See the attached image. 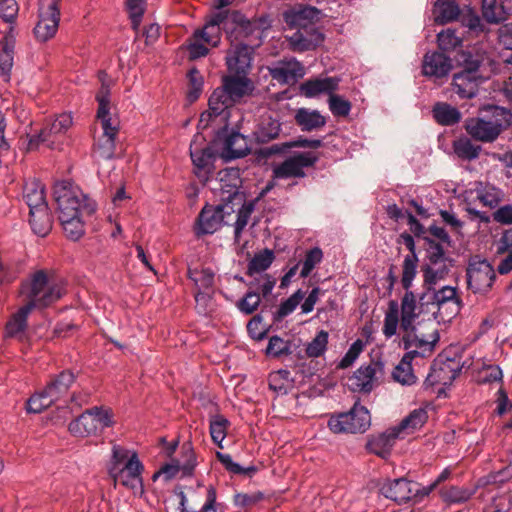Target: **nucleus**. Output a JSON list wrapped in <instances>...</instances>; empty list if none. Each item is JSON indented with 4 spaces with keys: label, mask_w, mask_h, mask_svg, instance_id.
<instances>
[{
    "label": "nucleus",
    "mask_w": 512,
    "mask_h": 512,
    "mask_svg": "<svg viewBox=\"0 0 512 512\" xmlns=\"http://www.w3.org/2000/svg\"><path fill=\"white\" fill-rule=\"evenodd\" d=\"M480 111L490 116L469 117L464 122L465 131L475 141L492 143L512 125V112L505 107L486 104Z\"/></svg>",
    "instance_id": "nucleus-1"
},
{
    "label": "nucleus",
    "mask_w": 512,
    "mask_h": 512,
    "mask_svg": "<svg viewBox=\"0 0 512 512\" xmlns=\"http://www.w3.org/2000/svg\"><path fill=\"white\" fill-rule=\"evenodd\" d=\"M54 199L59 213L58 219H68L70 216H92L97 204L83 193L72 190L65 182L54 186Z\"/></svg>",
    "instance_id": "nucleus-2"
},
{
    "label": "nucleus",
    "mask_w": 512,
    "mask_h": 512,
    "mask_svg": "<svg viewBox=\"0 0 512 512\" xmlns=\"http://www.w3.org/2000/svg\"><path fill=\"white\" fill-rule=\"evenodd\" d=\"M230 25L226 27L227 38L233 42L247 40H258L256 47L261 44L262 33L271 27L269 15H261L248 19L239 10H229Z\"/></svg>",
    "instance_id": "nucleus-3"
},
{
    "label": "nucleus",
    "mask_w": 512,
    "mask_h": 512,
    "mask_svg": "<svg viewBox=\"0 0 512 512\" xmlns=\"http://www.w3.org/2000/svg\"><path fill=\"white\" fill-rule=\"evenodd\" d=\"M371 425V416L365 406L356 402L348 412L332 414L327 426L334 434L364 433Z\"/></svg>",
    "instance_id": "nucleus-4"
},
{
    "label": "nucleus",
    "mask_w": 512,
    "mask_h": 512,
    "mask_svg": "<svg viewBox=\"0 0 512 512\" xmlns=\"http://www.w3.org/2000/svg\"><path fill=\"white\" fill-rule=\"evenodd\" d=\"M112 414L102 407H92L72 420L68 425L69 432L75 437H89L96 435L104 428L113 425Z\"/></svg>",
    "instance_id": "nucleus-5"
},
{
    "label": "nucleus",
    "mask_w": 512,
    "mask_h": 512,
    "mask_svg": "<svg viewBox=\"0 0 512 512\" xmlns=\"http://www.w3.org/2000/svg\"><path fill=\"white\" fill-rule=\"evenodd\" d=\"M213 144L218 145L220 158L225 162L243 158L251 151L247 137L239 131L229 129L228 125H224L215 132Z\"/></svg>",
    "instance_id": "nucleus-6"
},
{
    "label": "nucleus",
    "mask_w": 512,
    "mask_h": 512,
    "mask_svg": "<svg viewBox=\"0 0 512 512\" xmlns=\"http://www.w3.org/2000/svg\"><path fill=\"white\" fill-rule=\"evenodd\" d=\"M466 278L469 290L474 294H485L492 288L496 273L487 259L481 258L480 255H473L468 261Z\"/></svg>",
    "instance_id": "nucleus-7"
},
{
    "label": "nucleus",
    "mask_w": 512,
    "mask_h": 512,
    "mask_svg": "<svg viewBox=\"0 0 512 512\" xmlns=\"http://www.w3.org/2000/svg\"><path fill=\"white\" fill-rule=\"evenodd\" d=\"M144 465L139 460L137 452L131 453V458L121 467H108V474L114 481V487L117 483L132 490L134 494L140 496L144 493V484L142 473Z\"/></svg>",
    "instance_id": "nucleus-8"
},
{
    "label": "nucleus",
    "mask_w": 512,
    "mask_h": 512,
    "mask_svg": "<svg viewBox=\"0 0 512 512\" xmlns=\"http://www.w3.org/2000/svg\"><path fill=\"white\" fill-rule=\"evenodd\" d=\"M430 304L436 305L438 308L437 312L434 313L435 318L439 314L443 320L445 318L447 320L454 318L460 312L463 305L461 298L457 296V288L449 285L440 289H436V286H434V290H430V294L425 298V302L419 305L423 309L424 306Z\"/></svg>",
    "instance_id": "nucleus-9"
},
{
    "label": "nucleus",
    "mask_w": 512,
    "mask_h": 512,
    "mask_svg": "<svg viewBox=\"0 0 512 512\" xmlns=\"http://www.w3.org/2000/svg\"><path fill=\"white\" fill-rule=\"evenodd\" d=\"M190 157L195 175L206 182L214 173V164L220 157V149L217 144H213L212 139L204 148L192 149L190 146Z\"/></svg>",
    "instance_id": "nucleus-10"
},
{
    "label": "nucleus",
    "mask_w": 512,
    "mask_h": 512,
    "mask_svg": "<svg viewBox=\"0 0 512 512\" xmlns=\"http://www.w3.org/2000/svg\"><path fill=\"white\" fill-rule=\"evenodd\" d=\"M230 25L229 10L217 11L206 17L202 29H197L193 36L202 39L208 45L217 47L221 39V31L226 33V27Z\"/></svg>",
    "instance_id": "nucleus-11"
},
{
    "label": "nucleus",
    "mask_w": 512,
    "mask_h": 512,
    "mask_svg": "<svg viewBox=\"0 0 512 512\" xmlns=\"http://www.w3.org/2000/svg\"><path fill=\"white\" fill-rule=\"evenodd\" d=\"M224 204L212 206L206 204L196 219L195 234L199 236L213 234L222 226Z\"/></svg>",
    "instance_id": "nucleus-12"
},
{
    "label": "nucleus",
    "mask_w": 512,
    "mask_h": 512,
    "mask_svg": "<svg viewBox=\"0 0 512 512\" xmlns=\"http://www.w3.org/2000/svg\"><path fill=\"white\" fill-rule=\"evenodd\" d=\"M321 14L322 11L316 7L298 3L283 12V20L291 29H304L314 21H318Z\"/></svg>",
    "instance_id": "nucleus-13"
},
{
    "label": "nucleus",
    "mask_w": 512,
    "mask_h": 512,
    "mask_svg": "<svg viewBox=\"0 0 512 512\" xmlns=\"http://www.w3.org/2000/svg\"><path fill=\"white\" fill-rule=\"evenodd\" d=\"M452 68V59L441 51L427 52L423 57L422 74L426 77H447Z\"/></svg>",
    "instance_id": "nucleus-14"
},
{
    "label": "nucleus",
    "mask_w": 512,
    "mask_h": 512,
    "mask_svg": "<svg viewBox=\"0 0 512 512\" xmlns=\"http://www.w3.org/2000/svg\"><path fill=\"white\" fill-rule=\"evenodd\" d=\"M397 243H403L409 250L410 254L406 255L402 264V286L409 287L417 275L418 255L416 253V245L413 235L408 232H403L399 235Z\"/></svg>",
    "instance_id": "nucleus-15"
},
{
    "label": "nucleus",
    "mask_w": 512,
    "mask_h": 512,
    "mask_svg": "<svg viewBox=\"0 0 512 512\" xmlns=\"http://www.w3.org/2000/svg\"><path fill=\"white\" fill-rule=\"evenodd\" d=\"M453 363L452 359H446V361L439 363L434 361L430 367L429 374L423 382V388L429 390L436 384H447L454 381L460 372V368H454Z\"/></svg>",
    "instance_id": "nucleus-16"
},
{
    "label": "nucleus",
    "mask_w": 512,
    "mask_h": 512,
    "mask_svg": "<svg viewBox=\"0 0 512 512\" xmlns=\"http://www.w3.org/2000/svg\"><path fill=\"white\" fill-rule=\"evenodd\" d=\"M16 44L15 26H9L0 40V75L5 82L11 78Z\"/></svg>",
    "instance_id": "nucleus-17"
},
{
    "label": "nucleus",
    "mask_w": 512,
    "mask_h": 512,
    "mask_svg": "<svg viewBox=\"0 0 512 512\" xmlns=\"http://www.w3.org/2000/svg\"><path fill=\"white\" fill-rule=\"evenodd\" d=\"M413 485L417 483L406 478L387 480L380 488V493L394 502L401 504L413 499Z\"/></svg>",
    "instance_id": "nucleus-18"
},
{
    "label": "nucleus",
    "mask_w": 512,
    "mask_h": 512,
    "mask_svg": "<svg viewBox=\"0 0 512 512\" xmlns=\"http://www.w3.org/2000/svg\"><path fill=\"white\" fill-rule=\"evenodd\" d=\"M281 131L282 122L280 119L267 114L261 116L259 123L253 131V137L256 144L263 145L278 139Z\"/></svg>",
    "instance_id": "nucleus-19"
},
{
    "label": "nucleus",
    "mask_w": 512,
    "mask_h": 512,
    "mask_svg": "<svg viewBox=\"0 0 512 512\" xmlns=\"http://www.w3.org/2000/svg\"><path fill=\"white\" fill-rule=\"evenodd\" d=\"M254 47L243 42L235 45L234 54L226 58L228 70L235 74L248 75L251 69Z\"/></svg>",
    "instance_id": "nucleus-20"
},
{
    "label": "nucleus",
    "mask_w": 512,
    "mask_h": 512,
    "mask_svg": "<svg viewBox=\"0 0 512 512\" xmlns=\"http://www.w3.org/2000/svg\"><path fill=\"white\" fill-rule=\"evenodd\" d=\"M400 432L396 427L387 429L386 431L369 438L366 448L370 453L377 455L382 459H387L396 439L399 437Z\"/></svg>",
    "instance_id": "nucleus-21"
},
{
    "label": "nucleus",
    "mask_w": 512,
    "mask_h": 512,
    "mask_svg": "<svg viewBox=\"0 0 512 512\" xmlns=\"http://www.w3.org/2000/svg\"><path fill=\"white\" fill-rule=\"evenodd\" d=\"M222 84L235 104L239 103L243 97L251 95L254 90L253 82L245 74L233 73L223 76Z\"/></svg>",
    "instance_id": "nucleus-22"
},
{
    "label": "nucleus",
    "mask_w": 512,
    "mask_h": 512,
    "mask_svg": "<svg viewBox=\"0 0 512 512\" xmlns=\"http://www.w3.org/2000/svg\"><path fill=\"white\" fill-rule=\"evenodd\" d=\"M76 379L77 375L72 370H62L60 373L51 376L44 387L45 393L56 402L68 393Z\"/></svg>",
    "instance_id": "nucleus-23"
},
{
    "label": "nucleus",
    "mask_w": 512,
    "mask_h": 512,
    "mask_svg": "<svg viewBox=\"0 0 512 512\" xmlns=\"http://www.w3.org/2000/svg\"><path fill=\"white\" fill-rule=\"evenodd\" d=\"M340 78L326 77L313 78L300 84V93L307 98H314L320 94H331L339 89Z\"/></svg>",
    "instance_id": "nucleus-24"
},
{
    "label": "nucleus",
    "mask_w": 512,
    "mask_h": 512,
    "mask_svg": "<svg viewBox=\"0 0 512 512\" xmlns=\"http://www.w3.org/2000/svg\"><path fill=\"white\" fill-rule=\"evenodd\" d=\"M482 80L480 75L462 70L453 75L452 86L461 99H472L478 94V82Z\"/></svg>",
    "instance_id": "nucleus-25"
},
{
    "label": "nucleus",
    "mask_w": 512,
    "mask_h": 512,
    "mask_svg": "<svg viewBox=\"0 0 512 512\" xmlns=\"http://www.w3.org/2000/svg\"><path fill=\"white\" fill-rule=\"evenodd\" d=\"M60 21V12L47 10L42 12L39 9V21L34 27L35 38L41 42H46L53 38L58 30Z\"/></svg>",
    "instance_id": "nucleus-26"
},
{
    "label": "nucleus",
    "mask_w": 512,
    "mask_h": 512,
    "mask_svg": "<svg viewBox=\"0 0 512 512\" xmlns=\"http://www.w3.org/2000/svg\"><path fill=\"white\" fill-rule=\"evenodd\" d=\"M421 272L423 274L424 292L419 296V304L425 302V298L429 296L430 290H434V286H436L439 281L446 279L450 273V268L445 263H441L438 267L421 265Z\"/></svg>",
    "instance_id": "nucleus-27"
},
{
    "label": "nucleus",
    "mask_w": 512,
    "mask_h": 512,
    "mask_svg": "<svg viewBox=\"0 0 512 512\" xmlns=\"http://www.w3.org/2000/svg\"><path fill=\"white\" fill-rule=\"evenodd\" d=\"M294 120L303 132L317 131L327 123V118L320 111L301 107L295 111Z\"/></svg>",
    "instance_id": "nucleus-28"
},
{
    "label": "nucleus",
    "mask_w": 512,
    "mask_h": 512,
    "mask_svg": "<svg viewBox=\"0 0 512 512\" xmlns=\"http://www.w3.org/2000/svg\"><path fill=\"white\" fill-rule=\"evenodd\" d=\"M309 144L310 139L304 136H299L295 140L260 148L255 151V155L259 160H267L277 154H286L292 148H309Z\"/></svg>",
    "instance_id": "nucleus-29"
},
{
    "label": "nucleus",
    "mask_w": 512,
    "mask_h": 512,
    "mask_svg": "<svg viewBox=\"0 0 512 512\" xmlns=\"http://www.w3.org/2000/svg\"><path fill=\"white\" fill-rule=\"evenodd\" d=\"M33 310L32 303H26L24 306L14 313L5 325V336L16 338L24 333L28 327V316Z\"/></svg>",
    "instance_id": "nucleus-30"
},
{
    "label": "nucleus",
    "mask_w": 512,
    "mask_h": 512,
    "mask_svg": "<svg viewBox=\"0 0 512 512\" xmlns=\"http://www.w3.org/2000/svg\"><path fill=\"white\" fill-rule=\"evenodd\" d=\"M29 223L33 232L40 236H47L52 230L53 217L48 206L29 211Z\"/></svg>",
    "instance_id": "nucleus-31"
},
{
    "label": "nucleus",
    "mask_w": 512,
    "mask_h": 512,
    "mask_svg": "<svg viewBox=\"0 0 512 512\" xmlns=\"http://www.w3.org/2000/svg\"><path fill=\"white\" fill-rule=\"evenodd\" d=\"M23 197L29 207V211L48 206L45 197V187L39 180L28 182L24 186Z\"/></svg>",
    "instance_id": "nucleus-32"
},
{
    "label": "nucleus",
    "mask_w": 512,
    "mask_h": 512,
    "mask_svg": "<svg viewBox=\"0 0 512 512\" xmlns=\"http://www.w3.org/2000/svg\"><path fill=\"white\" fill-rule=\"evenodd\" d=\"M376 375V369L372 365L360 366L350 378L351 389L355 392L370 393L373 389L372 381Z\"/></svg>",
    "instance_id": "nucleus-33"
},
{
    "label": "nucleus",
    "mask_w": 512,
    "mask_h": 512,
    "mask_svg": "<svg viewBox=\"0 0 512 512\" xmlns=\"http://www.w3.org/2000/svg\"><path fill=\"white\" fill-rule=\"evenodd\" d=\"M434 120L443 126H453L460 122L461 112L445 102H437L432 109Z\"/></svg>",
    "instance_id": "nucleus-34"
},
{
    "label": "nucleus",
    "mask_w": 512,
    "mask_h": 512,
    "mask_svg": "<svg viewBox=\"0 0 512 512\" xmlns=\"http://www.w3.org/2000/svg\"><path fill=\"white\" fill-rule=\"evenodd\" d=\"M298 348L291 340H285L278 335L269 338L268 345L265 350L267 357L279 359L282 356L293 354L294 349Z\"/></svg>",
    "instance_id": "nucleus-35"
},
{
    "label": "nucleus",
    "mask_w": 512,
    "mask_h": 512,
    "mask_svg": "<svg viewBox=\"0 0 512 512\" xmlns=\"http://www.w3.org/2000/svg\"><path fill=\"white\" fill-rule=\"evenodd\" d=\"M477 487L468 488V487H459V486H450V487H442L439 490L440 497L445 503L449 504H459L468 501L475 493Z\"/></svg>",
    "instance_id": "nucleus-36"
},
{
    "label": "nucleus",
    "mask_w": 512,
    "mask_h": 512,
    "mask_svg": "<svg viewBox=\"0 0 512 512\" xmlns=\"http://www.w3.org/2000/svg\"><path fill=\"white\" fill-rule=\"evenodd\" d=\"M256 284L255 281L246 283L247 292L236 302L237 309L244 315H252L261 305L259 291L254 290Z\"/></svg>",
    "instance_id": "nucleus-37"
},
{
    "label": "nucleus",
    "mask_w": 512,
    "mask_h": 512,
    "mask_svg": "<svg viewBox=\"0 0 512 512\" xmlns=\"http://www.w3.org/2000/svg\"><path fill=\"white\" fill-rule=\"evenodd\" d=\"M235 102L228 94L223 84L217 87L209 97L208 106L214 115L220 116L226 109L233 107Z\"/></svg>",
    "instance_id": "nucleus-38"
},
{
    "label": "nucleus",
    "mask_w": 512,
    "mask_h": 512,
    "mask_svg": "<svg viewBox=\"0 0 512 512\" xmlns=\"http://www.w3.org/2000/svg\"><path fill=\"white\" fill-rule=\"evenodd\" d=\"M65 294V290L59 284L48 286L38 297L28 300L27 303L33 304V309H44L57 302Z\"/></svg>",
    "instance_id": "nucleus-39"
},
{
    "label": "nucleus",
    "mask_w": 512,
    "mask_h": 512,
    "mask_svg": "<svg viewBox=\"0 0 512 512\" xmlns=\"http://www.w3.org/2000/svg\"><path fill=\"white\" fill-rule=\"evenodd\" d=\"M306 173L300 167L296 157L293 155L285 159L280 165L273 169V177L279 179L304 178Z\"/></svg>",
    "instance_id": "nucleus-40"
},
{
    "label": "nucleus",
    "mask_w": 512,
    "mask_h": 512,
    "mask_svg": "<svg viewBox=\"0 0 512 512\" xmlns=\"http://www.w3.org/2000/svg\"><path fill=\"white\" fill-rule=\"evenodd\" d=\"M435 6L439 8L435 22L440 25L455 21L460 15V7L455 0H437Z\"/></svg>",
    "instance_id": "nucleus-41"
},
{
    "label": "nucleus",
    "mask_w": 512,
    "mask_h": 512,
    "mask_svg": "<svg viewBox=\"0 0 512 512\" xmlns=\"http://www.w3.org/2000/svg\"><path fill=\"white\" fill-rule=\"evenodd\" d=\"M85 215L70 216L68 219H59L65 236L71 241H78L85 234Z\"/></svg>",
    "instance_id": "nucleus-42"
},
{
    "label": "nucleus",
    "mask_w": 512,
    "mask_h": 512,
    "mask_svg": "<svg viewBox=\"0 0 512 512\" xmlns=\"http://www.w3.org/2000/svg\"><path fill=\"white\" fill-rule=\"evenodd\" d=\"M454 153L463 160H475L481 152L480 145H474L470 138L460 137L453 141Z\"/></svg>",
    "instance_id": "nucleus-43"
},
{
    "label": "nucleus",
    "mask_w": 512,
    "mask_h": 512,
    "mask_svg": "<svg viewBox=\"0 0 512 512\" xmlns=\"http://www.w3.org/2000/svg\"><path fill=\"white\" fill-rule=\"evenodd\" d=\"M230 426V421L221 414L210 416L209 430L212 441L220 448H223L222 441L226 437L227 429Z\"/></svg>",
    "instance_id": "nucleus-44"
},
{
    "label": "nucleus",
    "mask_w": 512,
    "mask_h": 512,
    "mask_svg": "<svg viewBox=\"0 0 512 512\" xmlns=\"http://www.w3.org/2000/svg\"><path fill=\"white\" fill-rule=\"evenodd\" d=\"M274 258V252L268 248H265L263 251L256 253L248 263L246 274L248 276H253L255 273L265 271L270 267Z\"/></svg>",
    "instance_id": "nucleus-45"
},
{
    "label": "nucleus",
    "mask_w": 512,
    "mask_h": 512,
    "mask_svg": "<svg viewBox=\"0 0 512 512\" xmlns=\"http://www.w3.org/2000/svg\"><path fill=\"white\" fill-rule=\"evenodd\" d=\"M188 91L186 93V99L189 103L196 102L202 91L204 85V78L200 71L196 67H192L188 73Z\"/></svg>",
    "instance_id": "nucleus-46"
},
{
    "label": "nucleus",
    "mask_w": 512,
    "mask_h": 512,
    "mask_svg": "<svg viewBox=\"0 0 512 512\" xmlns=\"http://www.w3.org/2000/svg\"><path fill=\"white\" fill-rule=\"evenodd\" d=\"M305 297V292L301 289H298L295 293H293L288 299L283 301L277 311H275L272 315L273 323H278L283 320L286 316L291 314L302 299Z\"/></svg>",
    "instance_id": "nucleus-47"
},
{
    "label": "nucleus",
    "mask_w": 512,
    "mask_h": 512,
    "mask_svg": "<svg viewBox=\"0 0 512 512\" xmlns=\"http://www.w3.org/2000/svg\"><path fill=\"white\" fill-rule=\"evenodd\" d=\"M117 136L101 135L93 144V151L101 158L110 160L115 157Z\"/></svg>",
    "instance_id": "nucleus-48"
},
{
    "label": "nucleus",
    "mask_w": 512,
    "mask_h": 512,
    "mask_svg": "<svg viewBox=\"0 0 512 512\" xmlns=\"http://www.w3.org/2000/svg\"><path fill=\"white\" fill-rule=\"evenodd\" d=\"M181 458L183 463L180 464L182 468V477H191L197 466L196 454L193 449L192 442L187 441L182 444Z\"/></svg>",
    "instance_id": "nucleus-49"
},
{
    "label": "nucleus",
    "mask_w": 512,
    "mask_h": 512,
    "mask_svg": "<svg viewBox=\"0 0 512 512\" xmlns=\"http://www.w3.org/2000/svg\"><path fill=\"white\" fill-rule=\"evenodd\" d=\"M269 307H271L269 304L264 303L261 307V313L254 315L247 323L248 335L256 341H261L267 337L269 327L261 328V324L263 321L262 313Z\"/></svg>",
    "instance_id": "nucleus-50"
},
{
    "label": "nucleus",
    "mask_w": 512,
    "mask_h": 512,
    "mask_svg": "<svg viewBox=\"0 0 512 512\" xmlns=\"http://www.w3.org/2000/svg\"><path fill=\"white\" fill-rule=\"evenodd\" d=\"M72 116L67 113L60 114L53 122L47 124L42 129L49 139L64 134L72 125Z\"/></svg>",
    "instance_id": "nucleus-51"
},
{
    "label": "nucleus",
    "mask_w": 512,
    "mask_h": 512,
    "mask_svg": "<svg viewBox=\"0 0 512 512\" xmlns=\"http://www.w3.org/2000/svg\"><path fill=\"white\" fill-rule=\"evenodd\" d=\"M427 419V411L424 408H418L413 410L399 423V425L395 427L400 433L407 428L415 430L422 427L426 423Z\"/></svg>",
    "instance_id": "nucleus-52"
},
{
    "label": "nucleus",
    "mask_w": 512,
    "mask_h": 512,
    "mask_svg": "<svg viewBox=\"0 0 512 512\" xmlns=\"http://www.w3.org/2000/svg\"><path fill=\"white\" fill-rule=\"evenodd\" d=\"M329 334L325 330H320L305 349V355L311 358L322 356L327 350Z\"/></svg>",
    "instance_id": "nucleus-53"
},
{
    "label": "nucleus",
    "mask_w": 512,
    "mask_h": 512,
    "mask_svg": "<svg viewBox=\"0 0 512 512\" xmlns=\"http://www.w3.org/2000/svg\"><path fill=\"white\" fill-rule=\"evenodd\" d=\"M55 402L50 398L43 388L41 391L34 393L26 403V409L29 413H41Z\"/></svg>",
    "instance_id": "nucleus-54"
},
{
    "label": "nucleus",
    "mask_w": 512,
    "mask_h": 512,
    "mask_svg": "<svg viewBox=\"0 0 512 512\" xmlns=\"http://www.w3.org/2000/svg\"><path fill=\"white\" fill-rule=\"evenodd\" d=\"M456 61L458 66L463 67L465 73L477 74L479 68L483 63V59L479 57H474L471 51H460L457 54Z\"/></svg>",
    "instance_id": "nucleus-55"
},
{
    "label": "nucleus",
    "mask_w": 512,
    "mask_h": 512,
    "mask_svg": "<svg viewBox=\"0 0 512 512\" xmlns=\"http://www.w3.org/2000/svg\"><path fill=\"white\" fill-rule=\"evenodd\" d=\"M437 45L439 50L446 54V52L461 46L462 39L456 36L454 30L447 29L437 34Z\"/></svg>",
    "instance_id": "nucleus-56"
},
{
    "label": "nucleus",
    "mask_w": 512,
    "mask_h": 512,
    "mask_svg": "<svg viewBox=\"0 0 512 512\" xmlns=\"http://www.w3.org/2000/svg\"><path fill=\"white\" fill-rule=\"evenodd\" d=\"M290 380V371L287 369H279L273 371L268 376L269 388L280 394L287 393V382Z\"/></svg>",
    "instance_id": "nucleus-57"
},
{
    "label": "nucleus",
    "mask_w": 512,
    "mask_h": 512,
    "mask_svg": "<svg viewBox=\"0 0 512 512\" xmlns=\"http://www.w3.org/2000/svg\"><path fill=\"white\" fill-rule=\"evenodd\" d=\"M328 105L335 117H347L351 111L352 104L349 100L333 92L328 98Z\"/></svg>",
    "instance_id": "nucleus-58"
},
{
    "label": "nucleus",
    "mask_w": 512,
    "mask_h": 512,
    "mask_svg": "<svg viewBox=\"0 0 512 512\" xmlns=\"http://www.w3.org/2000/svg\"><path fill=\"white\" fill-rule=\"evenodd\" d=\"M49 278L45 270L36 271L31 279L28 300L38 297L49 285Z\"/></svg>",
    "instance_id": "nucleus-59"
},
{
    "label": "nucleus",
    "mask_w": 512,
    "mask_h": 512,
    "mask_svg": "<svg viewBox=\"0 0 512 512\" xmlns=\"http://www.w3.org/2000/svg\"><path fill=\"white\" fill-rule=\"evenodd\" d=\"M412 283L409 284V287L402 286L405 289V294L401 299V316H413L418 317L422 312H416L417 309V301L414 295V292L411 291Z\"/></svg>",
    "instance_id": "nucleus-60"
},
{
    "label": "nucleus",
    "mask_w": 512,
    "mask_h": 512,
    "mask_svg": "<svg viewBox=\"0 0 512 512\" xmlns=\"http://www.w3.org/2000/svg\"><path fill=\"white\" fill-rule=\"evenodd\" d=\"M323 259V252L319 247H314L307 251L305 260L303 262V267L300 272V276L302 278H306L310 275L312 270L315 268L317 264H319Z\"/></svg>",
    "instance_id": "nucleus-61"
},
{
    "label": "nucleus",
    "mask_w": 512,
    "mask_h": 512,
    "mask_svg": "<svg viewBox=\"0 0 512 512\" xmlns=\"http://www.w3.org/2000/svg\"><path fill=\"white\" fill-rule=\"evenodd\" d=\"M126 7L129 12L132 27L137 29L145 13L146 0H127Z\"/></svg>",
    "instance_id": "nucleus-62"
},
{
    "label": "nucleus",
    "mask_w": 512,
    "mask_h": 512,
    "mask_svg": "<svg viewBox=\"0 0 512 512\" xmlns=\"http://www.w3.org/2000/svg\"><path fill=\"white\" fill-rule=\"evenodd\" d=\"M461 23L477 35L484 33L487 30L486 26L481 22L479 15L470 7L467 12L462 15Z\"/></svg>",
    "instance_id": "nucleus-63"
},
{
    "label": "nucleus",
    "mask_w": 512,
    "mask_h": 512,
    "mask_svg": "<svg viewBox=\"0 0 512 512\" xmlns=\"http://www.w3.org/2000/svg\"><path fill=\"white\" fill-rule=\"evenodd\" d=\"M18 12L19 6L16 0H0V18L9 26H14Z\"/></svg>",
    "instance_id": "nucleus-64"
}]
</instances>
